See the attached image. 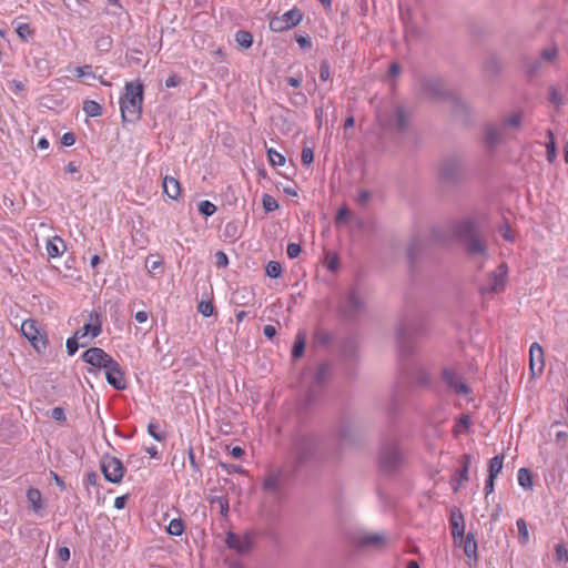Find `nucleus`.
Listing matches in <instances>:
<instances>
[{"label":"nucleus","instance_id":"31","mask_svg":"<svg viewBox=\"0 0 568 568\" xmlns=\"http://www.w3.org/2000/svg\"><path fill=\"white\" fill-rule=\"evenodd\" d=\"M83 111L88 116L95 118L101 115L102 106L94 100H85Z\"/></svg>","mask_w":568,"mask_h":568},{"label":"nucleus","instance_id":"16","mask_svg":"<svg viewBox=\"0 0 568 568\" xmlns=\"http://www.w3.org/2000/svg\"><path fill=\"white\" fill-rule=\"evenodd\" d=\"M357 545L379 549L386 545L387 538L382 532H365L357 537Z\"/></svg>","mask_w":568,"mask_h":568},{"label":"nucleus","instance_id":"56","mask_svg":"<svg viewBox=\"0 0 568 568\" xmlns=\"http://www.w3.org/2000/svg\"><path fill=\"white\" fill-rule=\"evenodd\" d=\"M371 200V192L367 190H359L358 195L356 197V202L361 206H366Z\"/></svg>","mask_w":568,"mask_h":568},{"label":"nucleus","instance_id":"19","mask_svg":"<svg viewBox=\"0 0 568 568\" xmlns=\"http://www.w3.org/2000/svg\"><path fill=\"white\" fill-rule=\"evenodd\" d=\"M507 274H508V268H507L506 264H500L496 268V271H494L491 273L489 287L487 290L489 292H494V293L500 292L505 286Z\"/></svg>","mask_w":568,"mask_h":568},{"label":"nucleus","instance_id":"48","mask_svg":"<svg viewBox=\"0 0 568 568\" xmlns=\"http://www.w3.org/2000/svg\"><path fill=\"white\" fill-rule=\"evenodd\" d=\"M301 160H302L303 165H305V166L311 165L314 161L313 150L308 146L303 148L302 154H301Z\"/></svg>","mask_w":568,"mask_h":568},{"label":"nucleus","instance_id":"18","mask_svg":"<svg viewBox=\"0 0 568 568\" xmlns=\"http://www.w3.org/2000/svg\"><path fill=\"white\" fill-rule=\"evenodd\" d=\"M443 379L457 394H467L469 392L468 387L463 383L459 375L450 368H445L443 371Z\"/></svg>","mask_w":568,"mask_h":568},{"label":"nucleus","instance_id":"29","mask_svg":"<svg viewBox=\"0 0 568 568\" xmlns=\"http://www.w3.org/2000/svg\"><path fill=\"white\" fill-rule=\"evenodd\" d=\"M88 344H89V341H83L80 337H75V334H74L72 337L67 339L65 347H67L68 355H70V356L74 355L77 353V351L79 349V347H85Z\"/></svg>","mask_w":568,"mask_h":568},{"label":"nucleus","instance_id":"52","mask_svg":"<svg viewBox=\"0 0 568 568\" xmlns=\"http://www.w3.org/2000/svg\"><path fill=\"white\" fill-rule=\"evenodd\" d=\"M215 257V265L219 268H224L229 265V257L223 251H217L214 255Z\"/></svg>","mask_w":568,"mask_h":568},{"label":"nucleus","instance_id":"26","mask_svg":"<svg viewBox=\"0 0 568 568\" xmlns=\"http://www.w3.org/2000/svg\"><path fill=\"white\" fill-rule=\"evenodd\" d=\"M523 121V112L514 111L501 118V126L506 129H519Z\"/></svg>","mask_w":568,"mask_h":568},{"label":"nucleus","instance_id":"55","mask_svg":"<svg viewBox=\"0 0 568 568\" xmlns=\"http://www.w3.org/2000/svg\"><path fill=\"white\" fill-rule=\"evenodd\" d=\"M301 245L297 243H288L286 253L290 258H296L301 254Z\"/></svg>","mask_w":568,"mask_h":568},{"label":"nucleus","instance_id":"64","mask_svg":"<svg viewBox=\"0 0 568 568\" xmlns=\"http://www.w3.org/2000/svg\"><path fill=\"white\" fill-rule=\"evenodd\" d=\"M180 84V78L176 75V74H172L170 75L166 80H165V87L166 88H175Z\"/></svg>","mask_w":568,"mask_h":568},{"label":"nucleus","instance_id":"8","mask_svg":"<svg viewBox=\"0 0 568 568\" xmlns=\"http://www.w3.org/2000/svg\"><path fill=\"white\" fill-rule=\"evenodd\" d=\"M102 333V316L100 313L92 311L89 314L88 323L75 332V337H80L89 343Z\"/></svg>","mask_w":568,"mask_h":568},{"label":"nucleus","instance_id":"9","mask_svg":"<svg viewBox=\"0 0 568 568\" xmlns=\"http://www.w3.org/2000/svg\"><path fill=\"white\" fill-rule=\"evenodd\" d=\"M81 358L84 363L99 369H105L114 361L112 356L100 347L87 349L82 353Z\"/></svg>","mask_w":568,"mask_h":568},{"label":"nucleus","instance_id":"6","mask_svg":"<svg viewBox=\"0 0 568 568\" xmlns=\"http://www.w3.org/2000/svg\"><path fill=\"white\" fill-rule=\"evenodd\" d=\"M101 470L103 473L104 478L112 484L121 483L125 471L122 462L113 456L102 457Z\"/></svg>","mask_w":568,"mask_h":568},{"label":"nucleus","instance_id":"62","mask_svg":"<svg viewBox=\"0 0 568 568\" xmlns=\"http://www.w3.org/2000/svg\"><path fill=\"white\" fill-rule=\"evenodd\" d=\"M500 234L506 241H514V236L511 234L510 226L508 224H505L500 227Z\"/></svg>","mask_w":568,"mask_h":568},{"label":"nucleus","instance_id":"45","mask_svg":"<svg viewBox=\"0 0 568 568\" xmlns=\"http://www.w3.org/2000/svg\"><path fill=\"white\" fill-rule=\"evenodd\" d=\"M262 203H263V207L266 212H272L278 207L277 201L268 194L263 195Z\"/></svg>","mask_w":568,"mask_h":568},{"label":"nucleus","instance_id":"15","mask_svg":"<svg viewBox=\"0 0 568 568\" xmlns=\"http://www.w3.org/2000/svg\"><path fill=\"white\" fill-rule=\"evenodd\" d=\"M282 485L283 473L281 470H272L266 475L262 485V489L265 493L275 496L281 491Z\"/></svg>","mask_w":568,"mask_h":568},{"label":"nucleus","instance_id":"60","mask_svg":"<svg viewBox=\"0 0 568 568\" xmlns=\"http://www.w3.org/2000/svg\"><path fill=\"white\" fill-rule=\"evenodd\" d=\"M98 479H99V476L95 471H89L87 475H85V478H84V485L88 487V486H95L97 483H98Z\"/></svg>","mask_w":568,"mask_h":568},{"label":"nucleus","instance_id":"40","mask_svg":"<svg viewBox=\"0 0 568 568\" xmlns=\"http://www.w3.org/2000/svg\"><path fill=\"white\" fill-rule=\"evenodd\" d=\"M266 275L271 278H277L282 274V266L278 262L271 261L266 265Z\"/></svg>","mask_w":568,"mask_h":568},{"label":"nucleus","instance_id":"22","mask_svg":"<svg viewBox=\"0 0 568 568\" xmlns=\"http://www.w3.org/2000/svg\"><path fill=\"white\" fill-rule=\"evenodd\" d=\"M163 193L172 200H178L181 195L180 182L173 176H164L162 181Z\"/></svg>","mask_w":568,"mask_h":568},{"label":"nucleus","instance_id":"36","mask_svg":"<svg viewBox=\"0 0 568 568\" xmlns=\"http://www.w3.org/2000/svg\"><path fill=\"white\" fill-rule=\"evenodd\" d=\"M503 463H504L503 455H497L494 458H491L490 463H489V470H488L489 475L488 476L496 478L503 469Z\"/></svg>","mask_w":568,"mask_h":568},{"label":"nucleus","instance_id":"54","mask_svg":"<svg viewBox=\"0 0 568 568\" xmlns=\"http://www.w3.org/2000/svg\"><path fill=\"white\" fill-rule=\"evenodd\" d=\"M331 78V68L327 61H322L320 65V79L327 81Z\"/></svg>","mask_w":568,"mask_h":568},{"label":"nucleus","instance_id":"12","mask_svg":"<svg viewBox=\"0 0 568 568\" xmlns=\"http://www.w3.org/2000/svg\"><path fill=\"white\" fill-rule=\"evenodd\" d=\"M457 547H463L464 554L467 557V565L469 568H474L478 562V546L473 532H468L463 537L462 545H456Z\"/></svg>","mask_w":568,"mask_h":568},{"label":"nucleus","instance_id":"30","mask_svg":"<svg viewBox=\"0 0 568 568\" xmlns=\"http://www.w3.org/2000/svg\"><path fill=\"white\" fill-rule=\"evenodd\" d=\"M518 484L526 490L531 489L532 476L528 468H520L517 474Z\"/></svg>","mask_w":568,"mask_h":568},{"label":"nucleus","instance_id":"37","mask_svg":"<svg viewBox=\"0 0 568 568\" xmlns=\"http://www.w3.org/2000/svg\"><path fill=\"white\" fill-rule=\"evenodd\" d=\"M166 531L172 536H181L184 531V524L182 519H172L166 528Z\"/></svg>","mask_w":568,"mask_h":568},{"label":"nucleus","instance_id":"2","mask_svg":"<svg viewBox=\"0 0 568 568\" xmlns=\"http://www.w3.org/2000/svg\"><path fill=\"white\" fill-rule=\"evenodd\" d=\"M455 234L465 243L467 252L474 257H487V247L475 232V222L465 220L455 227Z\"/></svg>","mask_w":568,"mask_h":568},{"label":"nucleus","instance_id":"24","mask_svg":"<svg viewBox=\"0 0 568 568\" xmlns=\"http://www.w3.org/2000/svg\"><path fill=\"white\" fill-rule=\"evenodd\" d=\"M65 248V243L60 236H53L47 243V253L52 258L61 256Z\"/></svg>","mask_w":568,"mask_h":568},{"label":"nucleus","instance_id":"61","mask_svg":"<svg viewBox=\"0 0 568 568\" xmlns=\"http://www.w3.org/2000/svg\"><path fill=\"white\" fill-rule=\"evenodd\" d=\"M75 142V136L73 133L71 132H67L62 135L61 138V143L64 145V146H71L73 145Z\"/></svg>","mask_w":568,"mask_h":568},{"label":"nucleus","instance_id":"13","mask_svg":"<svg viewBox=\"0 0 568 568\" xmlns=\"http://www.w3.org/2000/svg\"><path fill=\"white\" fill-rule=\"evenodd\" d=\"M225 544L237 554H246L252 547L251 538L247 535H237L232 531L226 534Z\"/></svg>","mask_w":568,"mask_h":568},{"label":"nucleus","instance_id":"7","mask_svg":"<svg viewBox=\"0 0 568 568\" xmlns=\"http://www.w3.org/2000/svg\"><path fill=\"white\" fill-rule=\"evenodd\" d=\"M21 333L38 352L47 348L45 336L40 333L34 320H24L21 324Z\"/></svg>","mask_w":568,"mask_h":568},{"label":"nucleus","instance_id":"5","mask_svg":"<svg viewBox=\"0 0 568 568\" xmlns=\"http://www.w3.org/2000/svg\"><path fill=\"white\" fill-rule=\"evenodd\" d=\"M303 19L298 9H291L282 16L273 17L270 22V29L274 32H283L296 27Z\"/></svg>","mask_w":568,"mask_h":568},{"label":"nucleus","instance_id":"58","mask_svg":"<svg viewBox=\"0 0 568 568\" xmlns=\"http://www.w3.org/2000/svg\"><path fill=\"white\" fill-rule=\"evenodd\" d=\"M50 415L57 422L64 423L67 420L64 409L61 407L52 408Z\"/></svg>","mask_w":568,"mask_h":568},{"label":"nucleus","instance_id":"57","mask_svg":"<svg viewBox=\"0 0 568 568\" xmlns=\"http://www.w3.org/2000/svg\"><path fill=\"white\" fill-rule=\"evenodd\" d=\"M158 428H159L158 424L150 423L148 425V433L156 442H162L164 439V436L158 432Z\"/></svg>","mask_w":568,"mask_h":568},{"label":"nucleus","instance_id":"28","mask_svg":"<svg viewBox=\"0 0 568 568\" xmlns=\"http://www.w3.org/2000/svg\"><path fill=\"white\" fill-rule=\"evenodd\" d=\"M427 91L435 99H440L446 94V90L440 80H430L427 83Z\"/></svg>","mask_w":568,"mask_h":568},{"label":"nucleus","instance_id":"32","mask_svg":"<svg viewBox=\"0 0 568 568\" xmlns=\"http://www.w3.org/2000/svg\"><path fill=\"white\" fill-rule=\"evenodd\" d=\"M306 344V335L303 332H298L296 335V341L294 347L292 349V356L294 358H298L303 355L304 348Z\"/></svg>","mask_w":568,"mask_h":568},{"label":"nucleus","instance_id":"3","mask_svg":"<svg viewBox=\"0 0 568 568\" xmlns=\"http://www.w3.org/2000/svg\"><path fill=\"white\" fill-rule=\"evenodd\" d=\"M406 452L397 439H390L383 444L379 452V464L384 471L393 473L404 466Z\"/></svg>","mask_w":568,"mask_h":568},{"label":"nucleus","instance_id":"38","mask_svg":"<svg viewBox=\"0 0 568 568\" xmlns=\"http://www.w3.org/2000/svg\"><path fill=\"white\" fill-rule=\"evenodd\" d=\"M548 138H549V141L546 144V155H547V160L550 163H552L556 160L557 153H556L555 139H554V134L551 131H548Z\"/></svg>","mask_w":568,"mask_h":568},{"label":"nucleus","instance_id":"53","mask_svg":"<svg viewBox=\"0 0 568 568\" xmlns=\"http://www.w3.org/2000/svg\"><path fill=\"white\" fill-rule=\"evenodd\" d=\"M73 73L78 78H83V77H93V78H95V75L91 72V67L90 65L75 67L73 69Z\"/></svg>","mask_w":568,"mask_h":568},{"label":"nucleus","instance_id":"47","mask_svg":"<svg viewBox=\"0 0 568 568\" xmlns=\"http://www.w3.org/2000/svg\"><path fill=\"white\" fill-rule=\"evenodd\" d=\"M415 382L420 386H426L430 382V376L427 371L418 369L415 375Z\"/></svg>","mask_w":568,"mask_h":568},{"label":"nucleus","instance_id":"43","mask_svg":"<svg viewBox=\"0 0 568 568\" xmlns=\"http://www.w3.org/2000/svg\"><path fill=\"white\" fill-rule=\"evenodd\" d=\"M405 22V36L406 38H419L423 34V31L418 29L416 26H414L412 22L406 21Z\"/></svg>","mask_w":568,"mask_h":568},{"label":"nucleus","instance_id":"23","mask_svg":"<svg viewBox=\"0 0 568 568\" xmlns=\"http://www.w3.org/2000/svg\"><path fill=\"white\" fill-rule=\"evenodd\" d=\"M504 129L494 124H488L485 128V141L488 145L495 146L503 140Z\"/></svg>","mask_w":568,"mask_h":568},{"label":"nucleus","instance_id":"27","mask_svg":"<svg viewBox=\"0 0 568 568\" xmlns=\"http://www.w3.org/2000/svg\"><path fill=\"white\" fill-rule=\"evenodd\" d=\"M27 499L31 505V509L34 513H38L42 509V496L39 489L37 488H29L27 491Z\"/></svg>","mask_w":568,"mask_h":568},{"label":"nucleus","instance_id":"11","mask_svg":"<svg viewBox=\"0 0 568 568\" xmlns=\"http://www.w3.org/2000/svg\"><path fill=\"white\" fill-rule=\"evenodd\" d=\"M105 379L106 382L115 389L123 390L126 388V381L124 377V372L122 371L120 364L116 361H113L105 369Z\"/></svg>","mask_w":568,"mask_h":568},{"label":"nucleus","instance_id":"33","mask_svg":"<svg viewBox=\"0 0 568 568\" xmlns=\"http://www.w3.org/2000/svg\"><path fill=\"white\" fill-rule=\"evenodd\" d=\"M470 463H471L470 455L464 454L460 457L462 468H460V470L458 473V484H462L463 481L468 479V470H469V467H470Z\"/></svg>","mask_w":568,"mask_h":568},{"label":"nucleus","instance_id":"63","mask_svg":"<svg viewBox=\"0 0 568 568\" xmlns=\"http://www.w3.org/2000/svg\"><path fill=\"white\" fill-rule=\"evenodd\" d=\"M58 558L64 562L70 559V549L68 547H61L58 550Z\"/></svg>","mask_w":568,"mask_h":568},{"label":"nucleus","instance_id":"17","mask_svg":"<svg viewBox=\"0 0 568 568\" xmlns=\"http://www.w3.org/2000/svg\"><path fill=\"white\" fill-rule=\"evenodd\" d=\"M452 536L455 545H462L465 536V521L460 511H453L450 516Z\"/></svg>","mask_w":568,"mask_h":568},{"label":"nucleus","instance_id":"49","mask_svg":"<svg viewBox=\"0 0 568 568\" xmlns=\"http://www.w3.org/2000/svg\"><path fill=\"white\" fill-rule=\"evenodd\" d=\"M470 426V418L467 415H463L455 426V433L459 434L467 430Z\"/></svg>","mask_w":568,"mask_h":568},{"label":"nucleus","instance_id":"10","mask_svg":"<svg viewBox=\"0 0 568 568\" xmlns=\"http://www.w3.org/2000/svg\"><path fill=\"white\" fill-rule=\"evenodd\" d=\"M410 123V112L402 106L397 105L394 110L393 118L387 122V128L398 133H404L408 130Z\"/></svg>","mask_w":568,"mask_h":568},{"label":"nucleus","instance_id":"20","mask_svg":"<svg viewBox=\"0 0 568 568\" xmlns=\"http://www.w3.org/2000/svg\"><path fill=\"white\" fill-rule=\"evenodd\" d=\"M314 452V443L307 437H300L294 443V454L300 463L305 462Z\"/></svg>","mask_w":568,"mask_h":568},{"label":"nucleus","instance_id":"50","mask_svg":"<svg viewBox=\"0 0 568 568\" xmlns=\"http://www.w3.org/2000/svg\"><path fill=\"white\" fill-rule=\"evenodd\" d=\"M16 32L23 40H27L32 33L28 23H18L16 27Z\"/></svg>","mask_w":568,"mask_h":568},{"label":"nucleus","instance_id":"51","mask_svg":"<svg viewBox=\"0 0 568 568\" xmlns=\"http://www.w3.org/2000/svg\"><path fill=\"white\" fill-rule=\"evenodd\" d=\"M549 100L558 108L564 104V97L557 91L556 88H550Z\"/></svg>","mask_w":568,"mask_h":568},{"label":"nucleus","instance_id":"21","mask_svg":"<svg viewBox=\"0 0 568 568\" xmlns=\"http://www.w3.org/2000/svg\"><path fill=\"white\" fill-rule=\"evenodd\" d=\"M359 435V428L357 425L344 422L338 428V438L343 444H349L354 442Z\"/></svg>","mask_w":568,"mask_h":568},{"label":"nucleus","instance_id":"39","mask_svg":"<svg viewBox=\"0 0 568 568\" xmlns=\"http://www.w3.org/2000/svg\"><path fill=\"white\" fill-rule=\"evenodd\" d=\"M329 372H331V368H329V365L326 364V363H323L321 364L317 369H316V373H315V381L318 383V384H322L324 383L328 376H329Z\"/></svg>","mask_w":568,"mask_h":568},{"label":"nucleus","instance_id":"1","mask_svg":"<svg viewBox=\"0 0 568 568\" xmlns=\"http://www.w3.org/2000/svg\"><path fill=\"white\" fill-rule=\"evenodd\" d=\"M124 94L120 98L123 121L134 123L141 118L143 104V84L140 81L126 82Z\"/></svg>","mask_w":568,"mask_h":568},{"label":"nucleus","instance_id":"59","mask_svg":"<svg viewBox=\"0 0 568 568\" xmlns=\"http://www.w3.org/2000/svg\"><path fill=\"white\" fill-rule=\"evenodd\" d=\"M556 556H557V559L560 560V561H564V562H567L568 561V550L567 548L559 544L556 546Z\"/></svg>","mask_w":568,"mask_h":568},{"label":"nucleus","instance_id":"41","mask_svg":"<svg viewBox=\"0 0 568 568\" xmlns=\"http://www.w3.org/2000/svg\"><path fill=\"white\" fill-rule=\"evenodd\" d=\"M267 158L272 165H284L286 161L282 153L272 148L267 150Z\"/></svg>","mask_w":568,"mask_h":568},{"label":"nucleus","instance_id":"42","mask_svg":"<svg viewBox=\"0 0 568 568\" xmlns=\"http://www.w3.org/2000/svg\"><path fill=\"white\" fill-rule=\"evenodd\" d=\"M215 211L216 206L207 200L201 201L199 203V212L204 216H211L215 213Z\"/></svg>","mask_w":568,"mask_h":568},{"label":"nucleus","instance_id":"4","mask_svg":"<svg viewBox=\"0 0 568 568\" xmlns=\"http://www.w3.org/2000/svg\"><path fill=\"white\" fill-rule=\"evenodd\" d=\"M465 168L458 158H447L438 166V176L443 182L455 184L464 179Z\"/></svg>","mask_w":568,"mask_h":568},{"label":"nucleus","instance_id":"14","mask_svg":"<svg viewBox=\"0 0 568 568\" xmlns=\"http://www.w3.org/2000/svg\"><path fill=\"white\" fill-rule=\"evenodd\" d=\"M529 367L532 376L540 375L545 367L544 349L538 343H532L529 349Z\"/></svg>","mask_w":568,"mask_h":568},{"label":"nucleus","instance_id":"44","mask_svg":"<svg viewBox=\"0 0 568 568\" xmlns=\"http://www.w3.org/2000/svg\"><path fill=\"white\" fill-rule=\"evenodd\" d=\"M197 311L204 317H209L213 314L214 306H213L212 302H210V301H201L197 305Z\"/></svg>","mask_w":568,"mask_h":568},{"label":"nucleus","instance_id":"46","mask_svg":"<svg viewBox=\"0 0 568 568\" xmlns=\"http://www.w3.org/2000/svg\"><path fill=\"white\" fill-rule=\"evenodd\" d=\"M326 267H327V270H329L332 272H336L338 270L339 260L336 254H333L329 252L326 254Z\"/></svg>","mask_w":568,"mask_h":568},{"label":"nucleus","instance_id":"25","mask_svg":"<svg viewBox=\"0 0 568 568\" xmlns=\"http://www.w3.org/2000/svg\"><path fill=\"white\" fill-rule=\"evenodd\" d=\"M363 306V300L361 295L355 291L352 290L348 295L345 303V312L348 314H354L357 311H359Z\"/></svg>","mask_w":568,"mask_h":568},{"label":"nucleus","instance_id":"34","mask_svg":"<svg viewBox=\"0 0 568 568\" xmlns=\"http://www.w3.org/2000/svg\"><path fill=\"white\" fill-rule=\"evenodd\" d=\"M235 41L242 49H248L253 43V37L248 31L240 30L235 33Z\"/></svg>","mask_w":568,"mask_h":568},{"label":"nucleus","instance_id":"35","mask_svg":"<svg viewBox=\"0 0 568 568\" xmlns=\"http://www.w3.org/2000/svg\"><path fill=\"white\" fill-rule=\"evenodd\" d=\"M516 526H517V529H518V540H519V542L521 545H527L528 541H529V531H528L527 523L523 518H519L516 521Z\"/></svg>","mask_w":568,"mask_h":568}]
</instances>
